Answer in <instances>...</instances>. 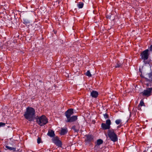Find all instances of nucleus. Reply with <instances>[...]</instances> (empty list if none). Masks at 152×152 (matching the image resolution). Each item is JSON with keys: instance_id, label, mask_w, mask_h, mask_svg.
<instances>
[{"instance_id": "26", "label": "nucleus", "mask_w": 152, "mask_h": 152, "mask_svg": "<svg viewBox=\"0 0 152 152\" xmlns=\"http://www.w3.org/2000/svg\"><path fill=\"white\" fill-rule=\"evenodd\" d=\"M149 50L150 51H152V45L149 48Z\"/></svg>"}, {"instance_id": "15", "label": "nucleus", "mask_w": 152, "mask_h": 152, "mask_svg": "<svg viewBox=\"0 0 152 152\" xmlns=\"http://www.w3.org/2000/svg\"><path fill=\"white\" fill-rule=\"evenodd\" d=\"M67 132V131L66 129H61L60 134L61 135H63L66 134Z\"/></svg>"}, {"instance_id": "27", "label": "nucleus", "mask_w": 152, "mask_h": 152, "mask_svg": "<svg viewBox=\"0 0 152 152\" xmlns=\"http://www.w3.org/2000/svg\"><path fill=\"white\" fill-rule=\"evenodd\" d=\"M26 22V23H28V22Z\"/></svg>"}, {"instance_id": "6", "label": "nucleus", "mask_w": 152, "mask_h": 152, "mask_svg": "<svg viewBox=\"0 0 152 152\" xmlns=\"http://www.w3.org/2000/svg\"><path fill=\"white\" fill-rule=\"evenodd\" d=\"M148 50H146L143 51L141 54L142 58L144 60L147 59L148 58Z\"/></svg>"}, {"instance_id": "13", "label": "nucleus", "mask_w": 152, "mask_h": 152, "mask_svg": "<svg viewBox=\"0 0 152 152\" xmlns=\"http://www.w3.org/2000/svg\"><path fill=\"white\" fill-rule=\"evenodd\" d=\"M48 135L50 137H53L55 135L54 132L53 131L50 130L48 131Z\"/></svg>"}, {"instance_id": "10", "label": "nucleus", "mask_w": 152, "mask_h": 152, "mask_svg": "<svg viewBox=\"0 0 152 152\" xmlns=\"http://www.w3.org/2000/svg\"><path fill=\"white\" fill-rule=\"evenodd\" d=\"M77 119V116L74 115L67 119L66 122H72L75 121Z\"/></svg>"}, {"instance_id": "23", "label": "nucleus", "mask_w": 152, "mask_h": 152, "mask_svg": "<svg viewBox=\"0 0 152 152\" xmlns=\"http://www.w3.org/2000/svg\"><path fill=\"white\" fill-rule=\"evenodd\" d=\"M41 142V139L39 137H38L37 139V142L38 144L40 143Z\"/></svg>"}, {"instance_id": "21", "label": "nucleus", "mask_w": 152, "mask_h": 152, "mask_svg": "<svg viewBox=\"0 0 152 152\" xmlns=\"http://www.w3.org/2000/svg\"><path fill=\"white\" fill-rule=\"evenodd\" d=\"M5 123L3 122L0 123V127L1 126H4L5 125Z\"/></svg>"}, {"instance_id": "7", "label": "nucleus", "mask_w": 152, "mask_h": 152, "mask_svg": "<svg viewBox=\"0 0 152 152\" xmlns=\"http://www.w3.org/2000/svg\"><path fill=\"white\" fill-rule=\"evenodd\" d=\"M152 91V88H148L142 92V95L144 96H149L151 95Z\"/></svg>"}, {"instance_id": "9", "label": "nucleus", "mask_w": 152, "mask_h": 152, "mask_svg": "<svg viewBox=\"0 0 152 152\" xmlns=\"http://www.w3.org/2000/svg\"><path fill=\"white\" fill-rule=\"evenodd\" d=\"M73 114V110L72 109H70L68 110L65 113V115L67 119L70 117L71 115Z\"/></svg>"}, {"instance_id": "4", "label": "nucleus", "mask_w": 152, "mask_h": 152, "mask_svg": "<svg viewBox=\"0 0 152 152\" xmlns=\"http://www.w3.org/2000/svg\"><path fill=\"white\" fill-rule=\"evenodd\" d=\"M111 124V121L110 120L108 119L106 121V123H102V127L103 129L105 130L109 129L110 128V125Z\"/></svg>"}, {"instance_id": "28", "label": "nucleus", "mask_w": 152, "mask_h": 152, "mask_svg": "<svg viewBox=\"0 0 152 152\" xmlns=\"http://www.w3.org/2000/svg\"><path fill=\"white\" fill-rule=\"evenodd\" d=\"M24 22H25V20H24Z\"/></svg>"}, {"instance_id": "24", "label": "nucleus", "mask_w": 152, "mask_h": 152, "mask_svg": "<svg viewBox=\"0 0 152 152\" xmlns=\"http://www.w3.org/2000/svg\"><path fill=\"white\" fill-rule=\"evenodd\" d=\"M72 129H74L75 132H77L78 131V130L76 129L75 126H73L72 127Z\"/></svg>"}, {"instance_id": "18", "label": "nucleus", "mask_w": 152, "mask_h": 152, "mask_svg": "<svg viewBox=\"0 0 152 152\" xmlns=\"http://www.w3.org/2000/svg\"><path fill=\"white\" fill-rule=\"evenodd\" d=\"M83 6V4L81 2L79 3L78 4V7L79 8H82Z\"/></svg>"}, {"instance_id": "17", "label": "nucleus", "mask_w": 152, "mask_h": 152, "mask_svg": "<svg viewBox=\"0 0 152 152\" xmlns=\"http://www.w3.org/2000/svg\"><path fill=\"white\" fill-rule=\"evenodd\" d=\"M144 105V103L143 101L141 100L138 106V109L139 110L140 109V107Z\"/></svg>"}, {"instance_id": "8", "label": "nucleus", "mask_w": 152, "mask_h": 152, "mask_svg": "<svg viewBox=\"0 0 152 152\" xmlns=\"http://www.w3.org/2000/svg\"><path fill=\"white\" fill-rule=\"evenodd\" d=\"M141 76L145 77L148 80L152 81V72L148 74H145L144 76L141 75Z\"/></svg>"}, {"instance_id": "12", "label": "nucleus", "mask_w": 152, "mask_h": 152, "mask_svg": "<svg viewBox=\"0 0 152 152\" xmlns=\"http://www.w3.org/2000/svg\"><path fill=\"white\" fill-rule=\"evenodd\" d=\"M98 95V92L96 91H93L91 93V95L94 98H96Z\"/></svg>"}, {"instance_id": "25", "label": "nucleus", "mask_w": 152, "mask_h": 152, "mask_svg": "<svg viewBox=\"0 0 152 152\" xmlns=\"http://www.w3.org/2000/svg\"><path fill=\"white\" fill-rule=\"evenodd\" d=\"M104 118H107V117H108L107 115L106 114H104Z\"/></svg>"}, {"instance_id": "19", "label": "nucleus", "mask_w": 152, "mask_h": 152, "mask_svg": "<svg viewBox=\"0 0 152 152\" xmlns=\"http://www.w3.org/2000/svg\"><path fill=\"white\" fill-rule=\"evenodd\" d=\"M121 121L120 119H117L115 121V122L118 125L120 124Z\"/></svg>"}, {"instance_id": "22", "label": "nucleus", "mask_w": 152, "mask_h": 152, "mask_svg": "<svg viewBox=\"0 0 152 152\" xmlns=\"http://www.w3.org/2000/svg\"><path fill=\"white\" fill-rule=\"evenodd\" d=\"M121 64L120 63H118L117 65L115 66V67H119L120 66Z\"/></svg>"}, {"instance_id": "1", "label": "nucleus", "mask_w": 152, "mask_h": 152, "mask_svg": "<svg viewBox=\"0 0 152 152\" xmlns=\"http://www.w3.org/2000/svg\"><path fill=\"white\" fill-rule=\"evenodd\" d=\"M35 114L34 109L31 107L27 108L26 111L25 112L24 116L25 118L30 121L33 120V118Z\"/></svg>"}, {"instance_id": "3", "label": "nucleus", "mask_w": 152, "mask_h": 152, "mask_svg": "<svg viewBox=\"0 0 152 152\" xmlns=\"http://www.w3.org/2000/svg\"><path fill=\"white\" fill-rule=\"evenodd\" d=\"M107 134L109 137L112 141L115 142L117 140V136L115 133L114 130H109L108 131Z\"/></svg>"}, {"instance_id": "5", "label": "nucleus", "mask_w": 152, "mask_h": 152, "mask_svg": "<svg viewBox=\"0 0 152 152\" xmlns=\"http://www.w3.org/2000/svg\"><path fill=\"white\" fill-rule=\"evenodd\" d=\"M53 142L58 147H61L62 145L61 142L59 140V138L57 137H53L52 139Z\"/></svg>"}, {"instance_id": "16", "label": "nucleus", "mask_w": 152, "mask_h": 152, "mask_svg": "<svg viewBox=\"0 0 152 152\" xmlns=\"http://www.w3.org/2000/svg\"><path fill=\"white\" fill-rule=\"evenodd\" d=\"M5 147L7 149H9L10 151H15L16 150L15 148H13L12 147H10L7 145H6L5 146Z\"/></svg>"}, {"instance_id": "14", "label": "nucleus", "mask_w": 152, "mask_h": 152, "mask_svg": "<svg viewBox=\"0 0 152 152\" xmlns=\"http://www.w3.org/2000/svg\"><path fill=\"white\" fill-rule=\"evenodd\" d=\"M93 138V136L91 135H88L86 136V140L88 141H91Z\"/></svg>"}, {"instance_id": "11", "label": "nucleus", "mask_w": 152, "mask_h": 152, "mask_svg": "<svg viewBox=\"0 0 152 152\" xmlns=\"http://www.w3.org/2000/svg\"><path fill=\"white\" fill-rule=\"evenodd\" d=\"M103 142V140L101 139H99L97 141V144L95 146V148H99V145L102 144Z\"/></svg>"}, {"instance_id": "2", "label": "nucleus", "mask_w": 152, "mask_h": 152, "mask_svg": "<svg viewBox=\"0 0 152 152\" xmlns=\"http://www.w3.org/2000/svg\"><path fill=\"white\" fill-rule=\"evenodd\" d=\"M37 122L40 126H42L48 122V119L44 115H42L37 118Z\"/></svg>"}, {"instance_id": "20", "label": "nucleus", "mask_w": 152, "mask_h": 152, "mask_svg": "<svg viewBox=\"0 0 152 152\" xmlns=\"http://www.w3.org/2000/svg\"><path fill=\"white\" fill-rule=\"evenodd\" d=\"M86 75L88 77H91V74L89 71H88L86 73Z\"/></svg>"}]
</instances>
